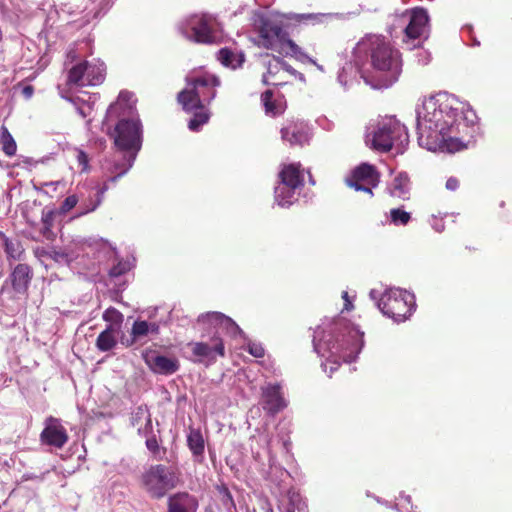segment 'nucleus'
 <instances>
[{"mask_svg": "<svg viewBox=\"0 0 512 512\" xmlns=\"http://www.w3.org/2000/svg\"><path fill=\"white\" fill-rule=\"evenodd\" d=\"M400 498H402L406 502L407 506H410L412 509L413 506L411 503V497L409 495L400 494Z\"/></svg>", "mask_w": 512, "mask_h": 512, "instance_id": "57", "label": "nucleus"}, {"mask_svg": "<svg viewBox=\"0 0 512 512\" xmlns=\"http://www.w3.org/2000/svg\"><path fill=\"white\" fill-rule=\"evenodd\" d=\"M247 351L256 358H261L264 356V348L260 343L249 342L247 346Z\"/></svg>", "mask_w": 512, "mask_h": 512, "instance_id": "44", "label": "nucleus"}, {"mask_svg": "<svg viewBox=\"0 0 512 512\" xmlns=\"http://www.w3.org/2000/svg\"><path fill=\"white\" fill-rule=\"evenodd\" d=\"M431 227L438 233H441L445 229V225L442 217L433 215L430 221Z\"/></svg>", "mask_w": 512, "mask_h": 512, "instance_id": "47", "label": "nucleus"}, {"mask_svg": "<svg viewBox=\"0 0 512 512\" xmlns=\"http://www.w3.org/2000/svg\"><path fill=\"white\" fill-rule=\"evenodd\" d=\"M418 143L434 152L456 153L465 148V136L477 122L476 113L467 103L447 92L423 101L416 109Z\"/></svg>", "mask_w": 512, "mask_h": 512, "instance_id": "1", "label": "nucleus"}, {"mask_svg": "<svg viewBox=\"0 0 512 512\" xmlns=\"http://www.w3.org/2000/svg\"><path fill=\"white\" fill-rule=\"evenodd\" d=\"M281 136L290 145H303L309 140V126L302 122H292L281 129Z\"/></svg>", "mask_w": 512, "mask_h": 512, "instance_id": "20", "label": "nucleus"}, {"mask_svg": "<svg viewBox=\"0 0 512 512\" xmlns=\"http://www.w3.org/2000/svg\"><path fill=\"white\" fill-rule=\"evenodd\" d=\"M75 157L78 163V166L81 168V171L86 172L89 170V157L88 155L79 148L74 150Z\"/></svg>", "mask_w": 512, "mask_h": 512, "instance_id": "41", "label": "nucleus"}, {"mask_svg": "<svg viewBox=\"0 0 512 512\" xmlns=\"http://www.w3.org/2000/svg\"><path fill=\"white\" fill-rule=\"evenodd\" d=\"M0 142L2 144L3 152L7 156H13L16 153L17 145L12 135L5 126L1 127Z\"/></svg>", "mask_w": 512, "mask_h": 512, "instance_id": "36", "label": "nucleus"}, {"mask_svg": "<svg viewBox=\"0 0 512 512\" xmlns=\"http://www.w3.org/2000/svg\"><path fill=\"white\" fill-rule=\"evenodd\" d=\"M111 178L112 177H109L107 182H105L103 186L98 189L96 199H90L89 203L84 205V208L77 214V217L86 215L87 213L96 210L97 207L100 206L103 201L105 192L109 189L108 182H111ZM118 179L119 178H117L115 181H112V183H115Z\"/></svg>", "mask_w": 512, "mask_h": 512, "instance_id": "33", "label": "nucleus"}, {"mask_svg": "<svg viewBox=\"0 0 512 512\" xmlns=\"http://www.w3.org/2000/svg\"><path fill=\"white\" fill-rule=\"evenodd\" d=\"M142 356L146 365L156 374L171 375L179 369L176 358L160 355L153 350L144 351Z\"/></svg>", "mask_w": 512, "mask_h": 512, "instance_id": "17", "label": "nucleus"}, {"mask_svg": "<svg viewBox=\"0 0 512 512\" xmlns=\"http://www.w3.org/2000/svg\"><path fill=\"white\" fill-rule=\"evenodd\" d=\"M309 182H310L312 185H314V184H315V181L313 180V178H312V176H311V175H309Z\"/></svg>", "mask_w": 512, "mask_h": 512, "instance_id": "63", "label": "nucleus"}, {"mask_svg": "<svg viewBox=\"0 0 512 512\" xmlns=\"http://www.w3.org/2000/svg\"><path fill=\"white\" fill-rule=\"evenodd\" d=\"M187 445L195 457H201L204 453V439L198 429H190L187 435Z\"/></svg>", "mask_w": 512, "mask_h": 512, "instance_id": "32", "label": "nucleus"}, {"mask_svg": "<svg viewBox=\"0 0 512 512\" xmlns=\"http://www.w3.org/2000/svg\"><path fill=\"white\" fill-rule=\"evenodd\" d=\"M282 64H283L282 71L289 73L290 75L297 78L299 81L305 83L306 79H305L304 74L295 70L292 66H290L288 63H286L284 60H282Z\"/></svg>", "mask_w": 512, "mask_h": 512, "instance_id": "45", "label": "nucleus"}, {"mask_svg": "<svg viewBox=\"0 0 512 512\" xmlns=\"http://www.w3.org/2000/svg\"><path fill=\"white\" fill-rule=\"evenodd\" d=\"M363 73H366L364 62L357 63L355 55L353 54V62L346 63L338 73V82L344 88H348L357 81L358 75L363 78Z\"/></svg>", "mask_w": 512, "mask_h": 512, "instance_id": "22", "label": "nucleus"}, {"mask_svg": "<svg viewBox=\"0 0 512 512\" xmlns=\"http://www.w3.org/2000/svg\"><path fill=\"white\" fill-rule=\"evenodd\" d=\"M118 329L110 324L97 337L96 347L101 352H108L117 345Z\"/></svg>", "mask_w": 512, "mask_h": 512, "instance_id": "28", "label": "nucleus"}, {"mask_svg": "<svg viewBox=\"0 0 512 512\" xmlns=\"http://www.w3.org/2000/svg\"><path fill=\"white\" fill-rule=\"evenodd\" d=\"M288 504L294 506L298 511H301L306 507L305 502L303 501L299 492L291 489L287 493Z\"/></svg>", "mask_w": 512, "mask_h": 512, "instance_id": "40", "label": "nucleus"}, {"mask_svg": "<svg viewBox=\"0 0 512 512\" xmlns=\"http://www.w3.org/2000/svg\"><path fill=\"white\" fill-rule=\"evenodd\" d=\"M342 298L344 299V309L345 310H351L353 308L352 301L349 298L348 292L344 291L342 293Z\"/></svg>", "mask_w": 512, "mask_h": 512, "instance_id": "52", "label": "nucleus"}, {"mask_svg": "<svg viewBox=\"0 0 512 512\" xmlns=\"http://www.w3.org/2000/svg\"><path fill=\"white\" fill-rule=\"evenodd\" d=\"M213 18L209 15H191L182 20L178 29L187 39L196 43H211L214 40L212 32Z\"/></svg>", "mask_w": 512, "mask_h": 512, "instance_id": "13", "label": "nucleus"}, {"mask_svg": "<svg viewBox=\"0 0 512 512\" xmlns=\"http://www.w3.org/2000/svg\"><path fill=\"white\" fill-rule=\"evenodd\" d=\"M369 296L376 301V305L383 315L393 319L396 323L409 319L416 309L414 294L400 288H389L383 293L372 289Z\"/></svg>", "mask_w": 512, "mask_h": 512, "instance_id": "7", "label": "nucleus"}, {"mask_svg": "<svg viewBox=\"0 0 512 512\" xmlns=\"http://www.w3.org/2000/svg\"><path fill=\"white\" fill-rule=\"evenodd\" d=\"M364 333L343 317L325 318L314 330L313 349L325 362L321 367L328 376L343 362L355 361L364 346Z\"/></svg>", "mask_w": 512, "mask_h": 512, "instance_id": "2", "label": "nucleus"}, {"mask_svg": "<svg viewBox=\"0 0 512 512\" xmlns=\"http://www.w3.org/2000/svg\"><path fill=\"white\" fill-rule=\"evenodd\" d=\"M105 65L97 59L81 61L68 70L67 85L86 87L100 85L105 79Z\"/></svg>", "mask_w": 512, "mask_h": 512, "instance_id": "11", "label": "nucleus"}, {"mask_svg": "<svg viewBox=\"0 0 512 512\" xmlns=\"http://www.w3.org/2000/svg\"><path fill=\"white\" fill-rule=\"evenodd\" d=\"M102 130L114 141L120 151L130 152L128 166L111 181L125 175L133 166L137 153L142 147L143 127L133 100V94L121 91L117 100L112 103L102 122Z\"/></svg>", "mask_w": 512, "mask_h": 512, "instance_id": "3", "label": "nucleus"}, {"mask_svg": "<svg viewBox=\"0 0 512 512\" xmlns=\"http://www.w3.org/2000/svg\"><path fill=\"white\" fill-rule=\"evenodd\" d=\"M131 423L134 427H137L139 434L147 435L152 429V422L150 414L146 407L139 406L132 413Z\"/></svg>", "mask_w": 512, "mask_h": 512, "instance_id": "29", "label": "nucleus"}, {"mask_svg": "<svg viewBox=\"0 0 512 512\" xmlns=\"http://www.w3.org/2000/svg\"><path fill=\"white\" fill-rule=\"evenodd\" d=\"M280 182L275 187V202L280 207H289L297 201L298 190L304 184L303 171L299 163L284 165L279 172Z\"/></svg>", "mask_w": 512, "mask_h": 512, "instance_id": "9", "label": "nucleus"}, {"mask_svg": "<svg viewBox=\"0 0 512 512\" xmlns=\"http://www.w3.org/2000/svg\"><path fill=\"white\" fill-rule=\"evenodd\" d=\"M389 222L395 226H405L411 220V214L402 207L392 208L388 214Z\"/></svg>", "mask_w": 512, "mask_h": 512, "instance_id": "37", "label": "nucleus"}, {"mask_svg": "<svg viewBox=\"0 0 512 512\" xmlns=\"http://www.w3.org/2000/svg\"><path fill=\"white\" fill-rule=\"evenodd\" d=\"M217 59L223 66L231 69H237L243 65L245 55L241 51L231 50L225 47L218 51Z\"/></svg>", "mask_w": 512, "mask_h": 512, "instance_id": "27", "label": "nucleus"}, {"mask_svg": "<svg viewBox=\"0 0 512 512\" xmlns=\"http://www.w3.org/2000/svg\"><path fill=\"white\" fill-rule=\"evenodd\" d=\"M98 94H83L82 96H76L70 99L75 105L77 112L83 118L89 117L94 110V105L98 101Z\"/></svg>", "mask_w": 512, "mask_h": 512, "instance_id": "30", "label": "nucleus"}, {"mask_svg": "<svg viewBox=\"0 0 512 512\" xmlns=\"http://www.w3.org/2000/svg\"><path fill=\"white\" fill-rule=\"evenodd\" d=\"M219 492L222 495V503H223V505L228 510L234 508L235 507L234 500H233V497H232L231 493L229 492L228 488L227 487H221L219 489Z\"/></svg>", "mask_w": 512, "mask_h": 512, "instance_id": "43", "label": "nucleus"}, {"mask_svg": "<svg viewBox=\"0 0 512 512\" xmlns=\"http://www.w3.org/2000/svg\"><path fill=\"white\" fill-rule=\"evenodd\" d=\"M77 58V53L74 49H71L67 52V61H74Z\"/></svg>", "mask_w": 512, "mask_h": 512, "instance_id": "56", "label": "nucleus"}, {"mask_svg": "<svg viewBox=\"0 0 512 512\" xmlns=\"http://www.w3.org/2000/svg\"><path fill=\"white\" fill-rule=\"evenodd\" d=\"M98 244H99V246H100L101 248H103V249H110V250L115 251V247H113V246H112V244H111V243H109V242H108V241H106V240L101 239V240L99 241V243H98Z\"/></svg>", "mask_w": 512, "mask_h": 512, "instance_id": "55", "label": "nucleus"}, {"mask_svg": "<svg viewBox=\"0 0 512 512\" xmlns=\"http://www.w3.org/2000/svg\"><path fill=\"white\" fill-rule=\"evenodd\" d=\"M197 324L200 327L202 336H210V334L221 337L225 333L232 337L242 336L243 331L228 316L221 312H207L200 314L197 318Z\"/></svg>", "mask_w": 512, "mask_h": 512, "instance_id": "12", "label": "nucleus"}, {"mask_svg": "<svg viewBox=\"0 0 512 512\" xmlns=\"http://www.w3.org/2000/svg\"><path fill=\"white\" fill-rule=\"evenodd\" d=\"M4 248H5L7 257L11 258L13 260H20L24 253L23 246L17 240H11V239L5 238Z\"/></svg>", "mask_w": 512, "mask_h": 512, "instance_id": "38", "label": "nucleus"}, {"mask_svg": "<svg viewBox=\"0 0 512 512\" xmlns=\"http://www.w3.org/2000/svg\"><path fill=\"white\" fill-rule=\"evenodd\" d=\"M377 501H378V503H381V504H385V505H387V503H386V502H382L380 499H377Z\"/></svg>", "mask_w": 512, "mask_h": 512, "instance_id": "64", "label": "nucleus"}, {"mask_svg": "<svg viewBox=\"0 0 512 512\" xmlns=\"http://www.w3.org/2000/svg\"><path fill=\"white\" fill-rule=\"evenodd\" d=\"M220 80L209 73H190L186 76V87L178 93L177 100L186 112L204 108L216 97Z\"/></svg>", "mask_w": 512, "mask_h": 512, "instance_id": "6", "label": "nucleus"}, {"mask_svg": "<svg viewBox=\"0 0 512 512\" xmlns=\"http://www.w3.org/2000/svg\"><path fill=\"white\" fill-rule=\"evenodd\" d=\"M78 203V198L76 195H70L68 196L63 203L61 204V207L59 209L60 214H66L70 210H72Z\"/></svg>", "mask_w": 512, "mask_h": 512, "instance_id": "42", "label": "nucleus"}, {"mask_svg": "<svg viewBox=\"0 0 512 512\" xmlns=\"http://www.w3.org/2000/svg\"><path fill=\"white\" fill-rule=\"evenodd\" d=\"M357 63L370 65L363 80L373 89H386L398 81L402 72L400 52L380 35H366L354 48Z\"/></svg>", "mask_w": 512, "mask_h": 512, "instance_id": "4", "label": "nucleus"}, {"mask_svg": "<svg viewBox=\"0 0 512 512\" xmlns=\"http://www.w3.org/2000/svg\"><path fill=\"white\" fill-rule=\"evenodd\" d=\"M167 507V512H197L198 501L187 492H178L168 498Z\"/></svg>", "mask_w": 512, "mask_h": 512, "instance_id": "21", "label": "nucleus"}, {"mask_svg": "<svg viewBox=\"0 0 512 512\" xmlns=\"http://www.w3.org/2000/svg\"><path fill=\"white\" fill-rule=\"evenodd\" d=\"M128 166V162L125 164V163H122V162H116L114 163L113 167L109 168L108 170L111 172V173H115V176H117L121 171H123L126 167Z\"/></svg>", "mask_w": 512, "mask_h": 512, "instance_id": "48", "label": "nucleus"}, {"mask_svg": "<svg viewBox=\"0 0 512 512\" xmlns=\"http://www.w3.org/2000/svg\"><path fill=\"white\" fill-rule=\"evenodd\" d=\"M68 440L65 428L56 418L49 417L45 420V427L41 433V441L56 448H62Z\"/></svg>", "mask_w": 512, "mask_h": 512, "instance_id": "18", "label": "nucleus"}, {"mask_svg": "<svg viewBox=\"0 0 512 512\" xmlns=\"http://www.w3.org/2000/svg\"><path fill=\"white\" fill-rule=\"evenodd\" d=\"M32 279V271L26 264H18L10 274L13 289L17 293H25Z\"/></svg>", "mask_w": 512, "mask_h": 512, "instance_id": "23", "label": "nucleus"}, {"mask_svg": "<svg viewBox=\"0 0 512 512\" xmlns=\"http://www.w3.org/2000/svg\"><path fill=\"white\" fill-rule=\"evenodd\" d=\"M187 348L192 353L191 360L195 363L210 366L218 357L225 356V346L221 337L212 335L209 341L189 342Z\"/></svg>", "mask_w": 512, "mask_h": 512, "instance_id": "14", "label": "nucleus"}, {"mask_svg": "<svg viewBox=\"0 0 512 512\" xmlns=\"http://www.w3.org/2000/svg\"><path fill=\"white\" fill-rule=\"evenodd\" d=\"M143 488L153 498L160 499L165 494L176 487L177 477L175 473L165 465L150 466L141 477Z\"/></svg>", "mask_w": 512, "mask_h": 512, "instance_id": "10", "label": "nucleus"}, {"mask_svg": "<svg viewBox=\"0 0 512 512\" xmlns=\"http://www.w3.org/2000/svg\"><path fill=\"white\" fill-rule=\"evenodd\" d=\"M193 117L188 122V128L189 130L193 132H197L201 129V127L206 124L209 120V113L204 108H198L197 110H194Z\"/></svg>", "mask_w": 512, "mask_h": 512, "instance_id": "35", "label": "nucleus"}, {"mask_svg": "<svg viewBox=\"0 0 512 512\" xmlns=\"http://www.w3.org/2000/svg\"><path fill=\"white\" fill-rule=\"evenodd\" d=\"M132 268V263L128 260H118L109 270L111 278H118L127 273Z\"/></svg>", "mask_w": 512, "mask_h": 512, "instance_id": "39", "label": "nucleus"}, {"mask_svg": "<svg viewBox=\"0 0 512 512\" xmlns=\"http://www.w3.org/2000/svg\"><path fill=\"white\" fill-rule=\"evenodd\" d=\"M388 192L391 196L403 200L409 198L410 195V179L406 172L398 173L388 185Z\"/></svg>", "mask_w": 512, "mask_h": 512, "instance_id": "24", "label": "nucleus"}, {"mask_svg": "<svg viewBox=\"0 0 512 512\" xmlns=\"http://www.w3.org/2000/svg\"><path fill=\"white\" fill-rule=\"evenodd\" d=\"M416 61L420 65H427L431 61V54L427 50H418L415 54Z\"/></svg>", "mask_w": 512, "mask_h": 512, "instance_id": "46", "label": "nucleus"}, {"mask_svg": "<svg viewBox=\"0 0 512 512\" xmlns=\"http://www.w3.org/2000/svg\"><path fill=\"white\" fill-rule=\"evenodd\" d=\"M110 314H115L118 317H122V315L116 309H107L104 312V314H103L104 320L109 321L110 320V317H109Z\"/></svg>", "mask_w": 512, "mask_h": 512, "instance_id": "53", "label": "nucleus"}, {"mask_svg": "<svg viewBox=\"0 0 512 512\" xmlns=\"http://www.w3.org/2000/svg\"><path fill=\"white\" fill-rule=\"evenodd\" d=\"M279 509L281 512H295L297 510L294 506H291L288 503L286 505H279Z\"/></svg>", "mask_w": 512, "mask_h": 512, "instance_id": "54", "label": "nucleus"}, {"mask_svg": "<svg viewBox=\"0 0 512 512\" xmlns=\"http://www.w3.org/2000/svg\"><path fill=\"white\" fill-rule=\"evenodd\" d=\"M318 14H298L292 16L275 14L261 17L258 28L261 45L266 49L278 51L281 54L295 58L301 63H314L301 47L289 37L284 25V19L311 20L316 19Z\"/></svg>", "mask_w": 512, "mask_h": 512, "instance_id": "5", "label": "nucleus"}, {"mask_svg": "<svg viewBox=\"0 0 512 512\" xmlns=\"http://www.w3.org/2000/svg\"><path fill=\"white\" fill-rule=\"evenodd\" d=\"M262 103L265 108V113L269 116L275 117L284 113L286 109V101L283 96L273 98V93L270 90L265 91L261 97Z\"/></svg>", "mask_w": 512, "mask_h": 512, "instance_id": "26", "label": "nucleus"}, {"mask_svg": "<svg viewBox=\"0 0 512 512\" xmlns=\"http://www.w3.org/2000/svg\"><path fill=\"white\" fill-rule=\"evenodd\" d=\"M280 473H281V477H282V478H284V477H289V476H290V475H289V472H288L287 470H285V469H282V470L280 471Z\"/></svg>", "mask_w": 512, "mask_h": 512, "instance_id": "60", "label": "nucleus"}, {"mask_svg": "<svg viewBox=\"0 0 512 512\" xmlns=\"http://www.w3.org/2000/svg\"><path fill=\"white\" fill-rule=\"evenodd\" d=\"M146 447L148 450L152 452H156L158 450V442L155 437L147 438Z\"/></svg>", "mask_w": 512, "mask_h": 512, "instance_id": "50", "label": "nucleus"}, {"mask_svg": "<svg viewBox=\"0 0 512 512\" xmlns=\"http://www.w3.org/2000/svg\"><path fill=\"white\" fill-rule=\"evenodd\" d=\"M263 409L274 416L287 407L279 384H268L262 388Z\"/></svg>", "mask_w": 512, "mask_h": 512, "instance_id": "19", "label": "nucleus"}, {"mask_svg": "<svg viewBox=\"0 0 512 512\" xmlns=\"http://www.w3.org/2000/svg\"><path fill=\"white\" fill-rule=\"evenodd\" d=\"M314 63H312L313 65H315L320 71H324V68L322 65L318 64L313 58H311Z\"/></svg>", "mask_w": 512, "mask_h": 512, "instance_id": "61", "label": "nucleus"}, {"mask_svg": "<svg viewBox=\"0 0 512 512\" xmlns=\"http://www.w3.org/2000/svg\"><path fill=\"white\" fill-rule=\"evenodd\" d=\"M394 508L396 509H402V510H408V507H406L403 503L396 502L394 504Z\"/></svg>", "mask_w": 512, "mask_h": 512, "instance_id": "59", "label": "nucleus"}, {"mask_svg": "<svg viewBox=\"0 0 512 512\" xmlns=\"http://www.w3.org/2000/svg\"><path fill=\"white\" fill-rule=\"evenodd\" d=\"M56 213L57 212L54 209L49 208V207H44L42 209V212H41L42 228L40 231H41L42 235L44 237H46L47 239H49L52 234V227H53V224L55 221Z\"/></svg>", "mask_w": 512, "mask_h": 512, "instance_id": "34", "label": "nucleus"}, {"mask_svg": "<svg viewBox=\"0 0 512 512\" xmlns=\"http://www.w3.org/2000/svg\"><path fill=\"white\" fill-rule=\"evenodd\" d=\"M367 142L379 151L395 149L396 153H403L409 143L407 128L395 117H387L378 122L376 128L367 133Z\"/></svg>", "mask_w": 512, "mask_h": 512, "instance_id": "8", "label": "nucleus"}, {"mask_svg": "<svg viewBox=\"0 0 512 512\" xmlns=\"http://www.w3.org/2000/svg\"><path fill=\"white\" fill-rule=\"evenodd\" d=\"M409 23L405 28V42L427 38L429 17L423 8H414L408 14Z\"/></svg>", "mask_w": 512, "mask_h": 512, "instance_id": "16", "label": "nucleus"}, {"mask_svg": "<svg viewBox=\"0 0 512 512\" xmlns=\"http://www.w3.org/2000/svg\"><path fill=\"white\" fill-rule=\"evenodd\" d=\"M160 331L159 324L157 322H148L146 320H136L134 321L131 328V343L133 344L148 335H158Z\"/></svg>", "mask_w": 512, "mask_h": 512, "instance_id": "25", "label": "nucleus"}, {"mask_svg": "<svg viewBox=\"0 0 512 512\" xmlns=\"http://www.w3.org/2000/svg\"><path fill=\"white\" fill-rule=\"evenodd\" d=\"M459 187V181L455 177H450L446 181V188L450 191H455Z\"/></svg>", "mask_w": 512, "mask_h": 512, "instance_id": "49", "label": "nucleus"}, {"mask_svg": "<svg viewBox=\"0 0 512 512\" xmlns=\"http://www.w3.org/2000/svg\"><path fill=\"white\" fill-rule=\"evenodd\" d=\"M379 181V174L375 167L367 163H362L354 168L346 178L349 187L370 195H372V190L378 186Z\"/></svg>", "mask_w": 512, "mask_h": 512, "instance_id": "15", "label": "nucleus"}, {"mask_svg": "<svg viewBox=\"0 0 512 512\" xmlns=\"http://www.w3.org/2000/svg\"><path fill=\"white\" fill-rule=\"evenodd\" d=\"M60 184V181H51L44 183V186L47 187H53L54 190H56V187Z\"/></svg>", "mask_w": 512, "mask_h": 512, "instance_id": "58", "label": "nucleus"}, {"mask_svg": "<svg viewBox=\"0 0 512 512\" xmlns=\"http://www.w3.org/2000/svg\"><path fill=\"white\" fill-rule=\"evenodd\" d=\"M21 93L25 99H30L34 94V88L31 85H25L21 89Z\"/></svg>", "mask_w": 512, "mask_h": 512, "instance_id": "51", "label": "nucleus"}, {"mask_svg": "<svg viewBox=\"0 0 512 512\" xmlns=\"http://www.w3.org/2000/svg\"><path fill=\"white\" fill-rule=\"evenodd\" d=\"M265 512H273L272 507L270 505H268Z\"/></svg>", "mask_w": 512, "mask_h": 512, "instance_id": "62", "label": "nucleus"}, {"mask_svg": "<svg viewBox=\"0 0 512 512\" xmlns=\"http://www.w3.org/2000/svg\"><path fill=\"white\" fill-rule=\"evenodd\" d=\"M282 59L279 57H271L265 62V67L267 69V73L263 75L262 82L266 85H282L285 82L283 81H271L270 77L276 76L279 72L282 71Z\"/></svg>", "mask_w": 512, "mask_h": 512, "instance_id": "31", "label": "nucleus"}]
</instances>
